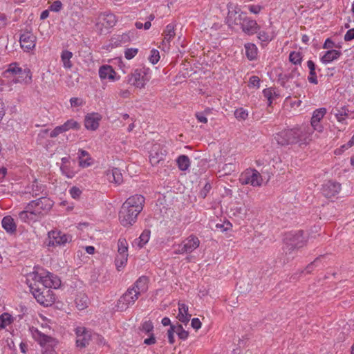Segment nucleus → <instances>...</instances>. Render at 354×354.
<instances>
[{
	"label": "nucleus",
	"mask_w": 354,
	"mask_h": 354,
	"mask_svg": "<svg viewBox=\"0 0 354 354\" xmlns=\"http://www.w3.org/2000/svg\"><path fill=\"white\" fill-rule=\"evenodd\" d=\"M245 54L250 60H253L256 58L257 55V48L253 44H247L245 45Z\"/></svg>",
	"instance_id": "obj_35"
},
{
	"label": "nucleus",
	"mask_w": 354,
	"mask_h": 354,
	"mask_svg": "<svg viewBox=\"0 0 354 354\" xmlns=\"http://www.w3.org/2000/svg\"><path fill=\"white\" fill-rule=\"evenodd\" d=\"M2 227L10 234H12L17 230V225L14 219L10 216H6L1 221Z\"/></svg>",
	"instance_id": "obj_28"
},
{
	"label": "nucleus",
	"mask_w": 354,
	"mask_h": 354,
	"mask_svg": "<svg viewBox=\"0 0 354 354\" xmlns=\"http://www.w3.org/2000/svg\"><path fill=\"white\" fill-rule=\"evenodd\" d=\"M75 333L76 335V346L79 348L86 347L92 338L91 330L83 326H78L75 329Z\"/></svg>",
	"instance_id": "obj_13"
},
{
	"label": "nucleus",
	"mask_w": 354,
	"mask_h": 354,
	"mask_svg": "<svg viewBox=\"0 0 354 354\" xmlns=\"http://www.w3.org/2000/svg\"><path fill=\"white\" fill-rule=\"evenodd\" d=\"M30 207H32V212L38 217L43 216L53 207V202L49 198L41 197L37 200L32 201L30 203Z\"/></svg>",
	"instance_id": "obj_9"
},
{
	"label": "nucleus",
	"mask_w": 354,
	"mask_h": 354,
	"mask_svg": "<svg viewBox=\"0 0 354 354\" xmlns=\"http://www.w3.org/2000/svg\"><path fill=\"white\" fill-rule=\"evenodd\" d=\"M64 132H66V131L63 127L62 124L59 125L54 128L51 131H50L49 136L51 138H54L57 137L59 134H62Z\"/></svg>",
	"instance_id": "obj_46"
},
{
	"label": "nucleus",
	"mask_w": 354,
	"mask_h": 354,
	"mask_svg": "<svg viewBox=\"0 0 354 354\" xmlns=\"http://www.w3.org/2000/svg\"><path fill=\"white\" fill-rule=\"evenodd\" d=\"M341 189V185L333 180L326 182L322 188V194L328 198L335 196Z\"/></svg>",
	"instance_id": "obj_16"
},
{
	"label": "nucleus",
	"mask_w": 354,
	"mask_h": 354,
	"mask_svg": "<svg viewBox=\"0 0 354 354\" xmlns=\"http://www.w3.org/2000/svg\"><path fill=\"white\" fill-rule=\"evenodd\" d=\"M79 166L82 168H86L93 165L94 160L91 158L89 153L82 149L78 150Z\"/></svg>",
	"instance_id": "obj_23"
},
{
	"label": "nucleus",
	"mask_w": 354,
	"mask_h": 354,
	"mask_svg": "<svg viewBox=\"0 0 354 354\" xmlns=\"http://www.w3.org/2000/svg\"><path fill=\"white\" fill-rule=\"evenodd\" d=\"M313 131L310 127H296L284 129L274 135V139L281 146L299 144L306 145L311 140Z\"/></svg>",
	"instance_id": "obj_1"
},
{
	"label": "nucleus",
	"mask_w": 354,
	"mask_h": 354,
	"mask_svg": "<svg viewBox=\"0 0 354 354\" xmlns=\"http://www.w3.org/2000/svg\"><path fill=\"white\" fill-rule=\"evenodd\" d=\"M32 279L35 280V283H39L43 288L46 289L58 288L61 285V280L54 274L49 272H44L42 273H32Z\"/></svg>",
	"instance_id": "obj_5"
},
{
	"label": "nucleus",
	"mask_w": 354,
	"mask_h": 354,
	"mask_svg": "<svg viewBox=\"0 0 354 354\" xmlns=\"http://www.w3.org/2000/svg\"><path fill=\"white\" fill-rule=\"evenodd\" d=\"M162 36L163 39L161 42V48L163 51L166 52L170 49V42L176 36L175 25L174 24L167 25Z\"/></svg>",
	"instance_id": "obj_15"
},
{
	"label": "nucleus",
	"mask_w": 354,
	"mask_h": 354,
	"mask_svg": "<svg viewBox=\"0 0 354 354\" xmlns=\"http://www.w3.org/2000/svg\"><path fill=\"white\" fill-rule=\"evenodd\" d=\"M335 115L339 122H342L345 120V117L347 116L348 114L346 112V109L342 108V110H337V112L335 113Z\"/></svg>",
	"instance_id": "obj_50"
},
{
	"label": "nucleus",
	"mask_w": 354,
	"mask_h": 354,
	"mask_svg": "<svg viewBox=\"0 0 354 354\" xmlns=\"http://www.w3.org/2000/svg\"><path fill=\"white\" fill-rule=\"evenodd\" d=\"M243 32L248 35H254L257 32L259 26L257 21L245 15L240 24Z\"/></svg>",
	"instance_id": "obj_19"
},
{
	"label": "nucleus",
	"mask_w": 354,
	"mask_h": 354,
	"mask_svg": "<svg viewBox=\"0 0 354 354\" xmlns=\"http://www.w3.org/2000/svg\"><path fill=\"white\" fill-rule=\"evenodd\" d=\"M128 259V254H118L115 259V266L118 269V270H120L122 268H123L127 262Z\"/></svg>",
	"instance_id": "obj_39"
},
{
	"label": "nucleus",
	"mask_w": 354,
	"mask_h": 354,
	"mask_svg": "<svg viewBox=\"0 0 354 354\" xmlns=\"http://www.w3.org/2000/svg\"><path fill=\"white\" fill-rule=\"evenodd\" d=\"M177 318L180 322H182L185 324H187L190 320L191 315L186 314V313L185 314H183V313L180 314L178 313Z\"/></svg>",
	"instance_id": "obj_53"
},
{
	"label": "nucleus",
	"mask_w": 354,
	"mask_h": 354,
	"mask_svg": "<svg viewBox=\"0 0 354 354\" xmlns=\"http://www.w3.org/2000/svg\"><path fill=\"white\" fill-rule=\"evenodd\" d=\"M145 197L136 194L128 198L119 212V220L124 227H130L137 221L138 214L143 209Z\"/></svg>",
	"instance_id": "obj_2"
},
{
	"label": "nucleus",
	"mask_w": 354,
	"mask_h": 354,
	"mask_svg": "<svg viewBox=\"0 0 354 354\" xmlns=\"http://www.w3.org/2000/svg\"><path fill=\"white\" fill-rule=\"evenodd\" d=\"M263 96L268 100V105H271L272 100L274 97H277L278 95L276 93L274 88H268L263 91Z\"/></svg>",
	"instance_id": "obj_40"
},
{
	"label": "nucleus",
	"mask_w": 354,
	"mask_h": 354,
	"mask_svg": "<svg viewBox=\"0 0 354 354\" xmlns=\"http://www.w3.org/2000/svg\"><path fill=\"white\" fill-rule=\"evenodd\" d=\"M148 278L145 276H142L139 277L133 285L130 287L131 288H133L138 295H140L142 293H144L148 290Z\"/></svg>",
	"instance_id": "obj_24"
},
{
	"label": "nucleus",
	"mask_w": 354,
	"mask_h": 354,
	"mask_svg": "<svg viewBox=\"0 0 354 354\" xmlns=\"http://www.w3.org/2000/svg\"><path fill=\"white\" fill-rule=\"evenodd\" d=\"M159 59H160L159 51L156 49H152L151 50L150 56L149 57V62L153 64H156V63H158Z\"/></svg>",
	"instance_id": "obj_47"
},
{
	"label": "nucleus",
	"mask_w": 354,
	"mask_h": 354,
	"mask_svg": "<svg viewBox=\"0 0 354 354\" xmlns=\"http://www.w3.org/2000/svg\"><path fill=\"white\" fill-rule=\"evenodd\" d=\"M6 73H10L15 75H25L24 80L26 82L32 81V73L30 70L28 68L23 70L21 68L18 66L17 63L10 64L8 68L6 71Z\"/></svg>",
	"instance_id": "obj_22"
},
{
	"label": "nucleus",
	"mask_w": 354,
	"mask_h": 354,
	"mask_svg": "<svg viewBox=\"0 0 354 354\" xmlns=\"http://www.w3.org/2000/svg\"><path fill=\"white\" fill-rule=\"evenodd\" d=\"M167 152L160 144L153 145L149 154V161L153 166L157 165L163 160Z\"/></svg>",
	"instance_id": "obj_14"
},
{
	"label": "nucleus",
	"mask_w": 354,
	"mask_h": 354,
	"mask_svg": "<svg viewBox=\"0 0 354 354\" xmlns=\"http://www.w3.org/2000/svg\"><path fill=\"white\" fill-rule=\"evenodd\" d=\"M153 329V325L151 321H145L142 323L140 330L145 332V333H152V330Z\"/></svg>",
	"instance_id": "obj_45"
},
{
	"label": "nucleus",
	"mask_w": 354,
	"mask_h": 354,
	"mask_svg": "<svg viewBox=\"0 0 354 354\" xmlns=\"http://www.w3.org/2000/svg\"><path fill=\"white\" fill-rule=\"evenodd\" d=\"M156 337H154V335L153 333L150 334V336L149 338H147L144 340V343L147 345H152L156 343Z\"/></svg>",
	"instance_id": "obj_64"
},
{
	"label": "nucleus",
	"mask_w": 354,
	"mask_h": 354,
	"mask_svg": "<svg viewBox=\"0 0 354 354\" xmlns=\"http://www.w3.org/2000/svg\"><path fill=\"white\" fill-rule=\"evenodd\" d=\"M191 325L194 329L198 330L201 327V322L198 318H193Z\"/></svg>",
	"instance_id": "obj_63"
},
{
	"label": "nucleus",
	"mask_w": 354,
	"mask_h": 354,
	"mask_svg": "<svg viewBox=\"0 0 354 354\" xmlns=\"http://www.w3.org/2000/svg\"><path fill=\"white\" fill-rule=\"evenodd\" d=\"M212 186L209 183H207L203 188L200 192V196L203 198H205L207 194V193L210 191Z\"/></svg>",
	"instance_id": "obj_55"
},
{
	"label": "nucleus",
	"mask_w": 354,
	"mask_h": 354,
	"mask_svg": "<svg viewBox=\"0 0 354 354\" xmlns=\"http://www.w3.org/2000/svg\"><path fill=\"white\" fill-rule=\"evenodd\" d=\"M178 169L180 171H186L190 166V160L186 155H180L176 160Z\"/></svg>",
	"instance_id": "obj_33"
},
{
	"label": "nucleus",
	"mask_w": 354,
	"mask_h": 354,
	"mask_svg": "<svg viewBox=\"0 0 354 354\" xmlns=\"http://www.w3.org/2000/svg\"><path fill=\"white\" fill-rule=\"evenodd\" d=\"M14 321V318L11 315L4 313L0 315V329H3L8 325L11 324Z\"/></svg>",
	"instance_id": "obj_36"
},
{
	"label": "nucleus",
	"mask_w": 354,
	"mask_h": 354,
	"mask_svg": "<svg viewBox=\"0 0 354 354\" xmlns=\"http://www.w3.org/2000/svg\"><path fill=\"white\" fill-rule=\"evenodd\" d=\"M138 52V49L136 48H127L124 50V57L129 60L131 59L137 55Z\"/></svg>",
	"instance_id": "obj_49"
},
{
	"label": "nucleus",
	"mask_w": 354,
	"mask_h": 354,
	"mask_svg": "<svg viewBox=\"0 0 354 354\" xmlns=\"http://www.w3.org/2000/svg\"><path fill=\"white\" fill-rule=\"evenodd\" d=\"M62 126L64 128L66 132L71 129L79 130L81 127L80 124L73 119L68 120L62 124Z\"/></svg>",
	"instance_id": "obj_38"
},
{
	"label": "nucleus",
	"mask_w": 354,
	"mask_h": 354,
	"mask_svg": "<svg viewBox=\"0 0 354 354\" xmlns=\"http://www.w3.org/2000/svg\"><path fill=\"white\" fill-rule=\"evenodd\" d=\"M234 115L238 120H245L248 118V113L244 109L239 108L235 111Z\"/></svg>",
	"instance_id": "obj_48"
},
{
	"label": "nucleus",
	"mask_w": 354,
	"mask_h": 354,
	"mask_svg": "<svg viewBox=\"0 0 354 354\" xmlns=\"http://www.w3.org/2000/svg\"><path fill=\"white\" fill-rule=\"evenodd\" d=\"M62 8V3L60 1H54L50 6V10L54 12H59Z\"/></svg>",
	"instance_id": "obj_54"
},
{
	"label": "nucleus",
	"mask_w": 354,
	"mask_h": 354,
	"mask_svg": "<svg viewBox=\"0 0 354 354\" xmlns=\"http://www.w3.org/2000/svg\"><path fill=\"white\" fill-rule=\"evenodd\" d=\"M176 333L174 325H171L170 328L167 331L168 341L169 344H173L175 342L174 333Z\"/></svg>",
	"instance_id": "obj_52"
},
{
	"label": "nucleus",
	"mask_w": 354,
	"mask_h": 354,
	"mask_svg": "<svg viewBox=\"0 0 354 354\" xmlns=\"http://www.w3.org/2000/svg\"><path fill=\"white\" fill-rule=\"evenodd\" d=\"M300 76V73L299 72L297 68L295 67L292 68L291 71L286 75V77L287 80L290 79H297Z\"/></svg>",
	"instance_id": "obj_51"
},
{
	"label": "nucleus",
	"mask_w": 354,
	"mask_h": 354,
	"mask_svg": "<svg viewBox=\"0 0 354 354\" xmlns=\"http://www.w3.org/2000/svg\"><path fill=\"white\" fill-rule=\"evenodd\" d=\"M73 57V53L67 50H62L61 53V60L64 68L70 69L73 66L71 59Z\"/></svg>",
	"instance_id": "obj_31"
},
{
	"label": "nucleus",
	"mask_w": 354,
	"mask_h": 354,
	"mask_svg": "<svg viewBox=\"0 0 354 354\" xmlns=\"http://www.w3.org/2000/svg\"><path fill=\"white\" fill-rule=\"evenodd\" d=\"M111 177L113 180L111 179V176L109 177V180L114 182L117 185H120L123 181V177L120 169L118 168H113L111 170Z\"/></svg>",
	"instance_id": "obj_37"
},
{
	"label": "nucleus",
	"mask_w": 354,
	"mask_h": 354,
	"mask_svg": "<svg viewBox=\"0 0 354 354\" xmlns=\"http://www.w3.org/2000/svg\"><path fill=\"white\" fill-rule=\"evenodd\" d=\"M289 60L295 65L300 64L302 60V55L300 52L292 51L289 55Z\"/></svg>",
	"instance_id": "obj_42"
},
{
	"label": "nucleus",
	"mask_w": 354,
	"mask_h": 354,
	"mask_svg": "<svg viewBox=\"0 0 354 354\" xmlns=\"http://www.w3.org/2000/svg\"><path fill=\"white\" fill-rule=\"evenodd\" d=\"M21 47L27 52L35 47L36 36L31 32L26 31L21 35L19 39Z\"/></svg>",
	"instance_id": "obj_17"
},
{
	"label": "nucleus",
	"mask_w": 354,
	"mask_h": 354,
	"mask_svg": "<svg viewBox=\"0 0 354 354\" xmlns=\"http://www.w3.org/2000/svg\"><path fill=\"white\" fill-rule=\"evenodd\" d=\"M151 232L149 230H145L138 239L133 241V245H137L140 248H142L150 239Z\"/></svg>",
	"instance_id": "obj_30"
},
{
	"label": "nucleus",
	"mask_w": 354,
	"mask_h": 354,
	"mask_svg": "<svg viewBox=\"0 0 354 354\" xmlns=\"http://www.w3.org/2000/svg\"><path fill=\"white\" fill-rule=\"evenodd\" d=\"M307 243V238L304 236L301 230L297 232H290L286 234L283 239V250L286 255L293 258L296 252L305 246Z\"/></svg>",
	"instance_id": "obj_3"
},
{
	"label": "nucleus",
	"mask_w": 354,
	"mask_h": 354,
	"mask_svg": "<svg viewBox=\"0 0 354 354\" xmlns=\"http://www.w3.org/2000/svg\"><path fill=\"white\" fill-rule=\"evenodd\" d=\"M100 18L102 20V25L106 28L114 26L117 21L115 16L112 13L103 14Z\"/></svg>",
	"instance_id": "obj_32"
},
{
	"label": "nucleus",
	"mask_w": 354,
	"mask_h": 354,
	"mask_svg": "<svg viewBox=\"0 0 354 354\" xmlns=\"http://www.w3.org/2000/svg\"><path fill=\"white\" fill-rule=\"evenodd\" d=\"M334 47H337L334 43V41L331 40L330 38L326 39L324 44L323 48L331 50Z\"/></svg>",
	"instance_id": "obj_61"
},
{
	"label": "nucleus",
	"mask_w": 354,
	"mask_h": 354,
	"mask_svg": "<svg viewBox=\"0 0 354 354\" xmlns=\"http://www.w3.org/2000/svg\"><path fill=\"white\" fill-rule=\"evenodd\" d=\"M102 120V115L98 113H88L84 118V126L88 130L95 131L100 124Z\"/></svg>",
	"instance_id": "obj_20"
},
{
	"label": "nucleus",
	"mask_w": 354,
	"mask_h": 354,
	"mask_svg": "<svg viewBox=\"0 0 354 354\" xmlns=\"http://www.w3.org/2000/svg\"><path fill=\"white\" fill-rule=\"evenodd\" d=\"M75 304L79 310H83L88 306V298L84 294H80L75 299Z\"/></svg>",
	"instance_id": "obj_34"
},
{
	"label": "nucleus",
	"mask_w": 354,
	"mask_h": 354,
	"mask_svg": "<svg viewBox=\"0 0 354 354\" xmlns=\"http://www.w3.org/2000/svg\"><path fill=\"white\" fill-rule=\"evenodd\" d=\"M30 288L34 297L40 304L44 306H49L53 304L55 298L51 290L40 288L36 283H31Z\"/></svg>",
	"instance_id": "obj_4"
},
{
	"label": "nucleus",
	"mask_w": 354,
	"mask_h": 354,
	"mask_svg": "<svg viewBox=\"0 0 354 354\" xmlns=\"http://www.w3.org/2000/svg\"><path fill=\"white\" fill-rule=\"evenodd\" d=\"M307 66L309 69V76L308 77V80L310 83L317 84L318 81L316 75V65L312 60H308L307 62Z\"/></svg>",
	"instance_id": "obj_29"
},
{
	"label": "nucleus",
	"mask_w": 354,
	"mask_h": 354,
	"mask_svg": "<svg viewBox=\"0 0 354 354\" xmlns=\"http://www.w3.org/2000/svg\"><path fill=\"white\" fill-rule=\"evenodd\" d=\"M60 169L62 174L66 176L68 178H72L75 175V171L70 167L69 165H61Z\"/></svg>",
	"instance_id": "obj_44"
},
{
	"label": "nucleus",
	"mask_w": 354,
	"mask_h": 354,
	"mask_svg": "<svg viewBox=\"0 0 354 354\" xmlns=\"http://www.w3.org/2000/svg\"><path fill=\"white\" fill-rule=\"evenodd\" d=\"M139 296L140 295L136 292L133 288H131L129 287L118 300L117 304L115 306L117 310L124 311L127 310L128 308L134 304L136 301L138 299Z\"/></svg>",
	"instance_id": "obj_10"
},
{
	"label": "nucleus",
	"mask_w": 354,
	"mask_h": 354,
	"mask_svg": "<svg viewBox=\"0 0 354 354\" xmlns=\"http://www.w3.org/2000/svg\"><path fill=\"white\" fill-rule=\"evenodd\" d=\"M239 182L241 185H250L253 187L261 185L263 179L260 173L255 169H247L239 177Z\"/></svg>",
	"instance_id": "obj_8"
},
{
	"label": "nucleus",
	"mask_w": 354,
	"mask_h": 354,
	"mask_svg": "<svg viewBox=\"0 0 354 354\" xmlns=\"http://www.w3.org/2000/svg\"><path fill=\"white\" fill-rule=\"evenodd\" d=\"M342 55V52L337 50H327L324 55L320 58L321 62L323 64H327L339 58Z\"/></svg>",
	"instance_id": "obj_26"
},
{
	"label": "nucleus",
	"mask_w": 354,
	"mask_h": 354,
	"mask_svg": "<svg viewBox=\"0 0 354 354\" xmlns=\"http://www.w3.org/2000/svg\"><path fill=\"white\" fill-rule=\"evenodd\" d=\"M93 338L95 341L96 344L99 345H104L106 344L104 338L99 334L94 333L93 335Z\"/></svg>",
	"instance_id": "obj_57"
},
{
	"label": "nucleus",
	"mask_w": 354,
	"mask_h": 354,
	"mask_svg": "<svg viewBox=\"0 0 354 354\" xmlns=\"http://www.w3.org/2000/svg\"><path fill=\"white\" fill-rule=\"evenodd\" d=\"M32 212H34L32 211V207H30V203H28L26 206L25 210L21 211L19 213V218L21 221L25 223L29 222L30 221H35L37 218H39L37 216H35V214Z\"/></svg>",
	"instance_id": "obj_27"
},
{
	"label": "nucleus",
	"mask_w": 354,
	"mask_h": 354,
	"mask_svg": "<svg viewBox=\"0 0 354 354\" xmlns=\"http://www.w3.org/2000/svg\"><path fill=\"white\" fill-rule=\"evenodd\" d=\"M260 79L257 76H252L249 80V85L254 87H259Z\"/></svg>",
	"instance_id": "obj_58"
},
{
	"label": "nucleus",
	"mask_w": 354,
	"mask_h": 354,
	"mask_svg": "<svg viewBox=\"0 0 354 354\" xmlns=\"http://www.w3.org/2000/svg\"><path fill=\"white\" fill-rule=\"evenodd\" d=\"M149 73V68L145 67L136 68L127 75V82L132 86L142 88L150 79Z\"/></svg>",
	"instance_id": "obj_6"
},
{
	"label": "nucleus",
	"mask_w": 354,
	"mask_h": 354,
	"mask_svg": "<svg viewBox=\"0 0 354 354\" xmlns=\"http://www.w3.org/2000/svg\"><path fill=\"white\" fill-rule=\"evenodd\" d=\"M227 10L226 21L228 26L240 25L245 14L241 11L238 6L232 3L227 4Z\"/></svg>",
	"instance_id": "obj_12"
},
{
	"label": "nucleus",
	"mask_w": 354,
	"mask_h": 354,
	"mask_svg": "<svg viewBox=\"0 0 354 354\" xmlns=\"http://www.w3.org/2000/svg\"><path fill=\"white\" fill-rule=\"evenodd\" d=\"M344 39L346 41H348L353 39H354V28H351V29L348 30L346 32Z\"/></svg>",
	"instance_id": "obj_62"
},
{
	"label": "nucleus",
	"mask_w": 354,
	"mask_h": 354,
	"mask_svg": "<svg viewBox=\"0 0 354 354\" xmlns=\"http://www.w3.org/2000/svg\"><path fill=\"white\" fill-rule=\"evenodd\" d=\"M71 105L73 107L80 106L83 104V101L82 99L78 97H72L70 100Z\"/></svg>",
	"instance_id": "obj_59"
},
{
	"label": "nucleus",
	"mask_w": 354,
	"mask_h": 354,
	"mask_svg": "<svg viewBox=\"0 0 354 354\" xmlns=\"http://www.w3.org/2000/svg\"><path fill=\"white\" fill-rule=\"evenodd\" d=\"M72 236L61 231L51 230L48 233L46 243L48 247L64 246L71 242Z\"/></svg>",
	"instance_id": "obj_7"
},
{
	"label": "nucleus",
	"mask_w": 354,
	"mask_h": 354,
	"mask_svg": "<svg viewBox=\"0 0 354 354\" xmlns=\"http://www.w3.org/2000/svg\"><path fill=\"white\" fill-rule=\"evenodd\" d=\"M258 38L263 42H267L270 41L271 39L268 34L265 31H261L258 34Z\"/></svg>",
	"instance_id": "obj_60"
},
{
	"label": "nucleus",
	"mask_w": 354,
	"mask_h": 354,
	"mask_svg": "<svg viewBox=\"0 0 354 354\" xmlns=\"http://www.w3.org/2000/svg\"><path fill=\"white\" fill-rule=\"evenodd\" d=\"M82 194V191L77 187H73L70 189V194L73 198H78Z\"/></svg>",
	"instance_id": "obj_56"
},
{
	"label": "nucleus",
	"mask_w": 354,
	"mask_h": 354,
	"mask_svg": "<svg viewBox=\"0 0 354 354\" xmlns=\"http://www.w3.org/2000/svg\"><path fill=\"white\" fill-rule=\"evenodd\" d=\"M118 254H128V244L125 239H120L118 243Z\"/></svg>",
	"instance_id": "obj_41"
},
{
	"label": "nucleus",
	"mask_w": 354,
	"mask_h": 354,
	"mask_svg": "<svg viewBox=\"0 0 354 354\" xmlns=\"http://www.w3.org/2000/svg\"><path fill=\"white\" fill-rule=\"evenodd\" d=\"M99 75L101 79H109L110 80L114 81L115 72L111 66L103 65L100 67Z\"/></svg>",
	"instance_id": "obj_25"
},
{
	"label": "nucleus",
	"mask_w": 354,
	"mask_h": 354,
	"mask_svg": "<svg viewBox=\"0 0 354 354\" xmlns=\"http://www.w3.org/2000/svg\"><path fill=\"white\" fill-rule=\"evenodd\" d=\"M35 338L36 341L42 347H53L57 342L56 339L50 336L45 335L44 333L37 330L35 334Z\"/></svg>",
	"instance_id": "obj_21"
},
{
	"label": "nucleus",
	"mask_w": 354,
	"mask_h": 354,
	"mask_svg": "<svg viewBox=\"0 0 354 354\" xmlns=\"http://www.w3.org/2000/svg\"><path fill=\"white\" fill-rule=\"evenodd\" d=\"M176 333L180 339L185 340L188 337L189 333L185 330L181 324L174 326Z\"/></svg>",
	"instance_id": "obj_43"
},
{
	"label": "nucleus",
	"mask_w": 354,
	"mask_h": 354,
	"mask_svg": "<svg viewBox=\"0 0 354 354\" xmlns=\"http://www.w3.org/2000/svg\"><path fill=\"white\" fill-rule=\"evenodd\" d=\"M199 245L200 240L198 238L192 234L178 245L174 253L176 254H190L198 248Z\"/></svg>",
	"instance_id": "obj_11"
},
{
	"label": "nucleus",
	"mask_w": 354,
	"mask_h": 354,
	"mask_svg": "<svg viewBox=\"0 0 354 354\" xmlns=\"http://www.w3.org/2000/svg\"><path fill=\"white\" fill-rule=\"evenodd\" d=\"M326 113V108H319L315 110L313 113V115L310 120L311 127L313 130L318 132H322L324 127L319 124L321 120Z\"/></svg>",
	"instance_id": "obj_18"
}]
</instances>
